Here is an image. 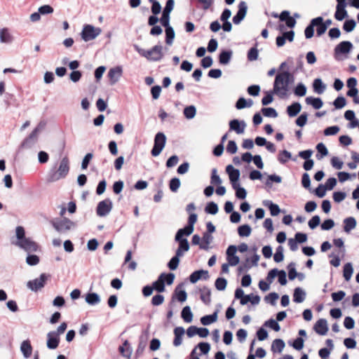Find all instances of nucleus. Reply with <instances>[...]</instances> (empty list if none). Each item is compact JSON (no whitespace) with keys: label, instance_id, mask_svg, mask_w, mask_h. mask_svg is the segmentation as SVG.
<instances>
[{"label":"nucleus","instance_id":"nucleus-1","mask_svg":"<svg viewBox=\"0 0 359 359\" xmlns=\"http://www.w3.org/2000/svg\"><path fill=\"white\" fill-rule=\"evenodd\" d=\"M69 172V161L67 156H65L60 161L59 167L56 165L49 170L46 180L48 182H55L64 179Z\"/></svg>","mask_w":359,"mask_h":359},{"label":"nucleus","instance_id":"nucleus-2","mask_svg":"<svg viewBox=\"0 0 359 359\" xmlns=\"http://www.w3.org/2000/svg\"><path fill=\"white\" fill-rule=\"evenodd\" d=\"M287 71L278 72L275 77L273 87V93L280 98H285L288 95L290 90Z\"/></svg>","mask_w":359,"mask_h":359},{"label":"nucleus","instance_id":"nucleus-3","mask_svg":"<svg viewBox=\"0 0 359 359\" xmlns=\"http://www.w3.org/2000/svg\"><path fill=\"white\" fill-rule=\"evenodd\" d=\"M198 215L196 213H191L188 218V224L184 228L181 229V256L183 252L189 249V243L187 238H182L183 236H188L191 235L194 230V224L197 222Z\"/></svg>","mask_w":359,"mask_h":359},{"label":"nucleus","instance_id":"nucleus-4","mask_svg":"<svg viewBox=\"0 0 359 359\" xmlns=\"http://www.w3.org/2000/svg\"><path fill=\"white\" fill-rule=\"evenodd\" d=\"M133 47L141 56L146 57L150 61H159L163 56L161 45H156L149 50L143 49L137 44H135Z\"/></svg>","mask_w":359,"mask_h":359},{"label":"nucleus","instance_id":"nucleus-5","mask_svg":"<svg viewBox=\"0 0 359 359\" xmlns=\"http://www.w3.org/2000/svg\"><path fill=\"white\" fill-rule=\"evenodd\" d=\"M175 278V276L172 273H162L158 278L153 282L151 286L154 287V290H156L158 293L163 292L165 291V285H172Z\"/></svg>","mask_w":359,"mask_h":359},{"label":"nucleus","instance_id":"nucleus-6","mask_svg":"<svg viewBox=\"0 0 359 359\" xmlns=\"http://www.w3.org/2000/svg\"><path fill=\"white\" fill-rule=\"evenodd\" d=\"M175 302H180V284L175 286L172 299L168 306L166 320L164 322L165 328H170L175 325L174 322L172 320V317L173 316V308L175 306Z\"/></svg>","mask_w":359,"mask_h":359},{"label":"nucleus","instance_id":"nucleus-7","mask_svg":"<svg viewBox=\"0 0 359 359\" xmlns=\"http://www.w3.org/2000/svg\"><path fill=\"white\" fill-rule=\"evenodd\" d=\"M353 48V43L349 41H343L338 43L334 49V57L337 61L347 58L346 55L349 54Z\"/></svg>","mask_w":359,"mask_h":359},{"label":"nucleus","instance_id":"nucleus-8","mask_svg":"<svg viewBox=\"0 0 359 359\" xmlns=\"http://www.w3.org/2000/svg\"><path fill=\"white\" fill-rule=\"evenodd\" d=\"M101 32V28L95 27L93 25L86 24L83 26V29L80 34L82 40L87 42L95 39L100 34Z\"/></svg>","mask_w":359,"mask_h":359},{"label":"nucleus","instance_id":"nucleus-9","mask_svg":"<svg viewBox=\"0 0 359 359\" xmlns=\"http://www.w3.org/2000/svg\"><path fill=\"white\" fill-rule=\"evenodd\" d=\"M50 277V274L43 273L40 275L39 278L29 280L27 283V287L32 292H37L44 287Z\"/></svg>","mask_w":359,"mask_h":359},{"label":"nucleus","instance_id":"nucleus-10","mask_svg":"<svg viewBox=\"0 0 359 359\" xmlns=\"http://www.w3.org/2000/svg\"><path fill=\"white\" fill-rule=\"evenodd\" d=\"M166 142V137L162 132H158L154 137V146L151 151L152 156H158L163 149Z\"/></svg>","mask_w":359,"mask_h":359},{"label":"nucleus","instance_id":"nucleus-11","mask_svg":"<svg viewBox=\"0 0 359 359\" xmlns=\"http://www.w3.org/2000/svg\"><path fill=\"white\" fill-rule=\"evenodd\" d=\"M41 122L36 127L19 146V150L22 149H30L34 146L37 140V135L41 128L43 127Z\"/></svg>","mask_w":359,"mask_h":359},{"label":"nucleus","instance_id":"nucleus-12","mask_svg":"<svg viewBox=\"0 0 359 359\" xmlns=\"http://www.w3.org/2000/svg\"><path fill=\"white\" fill-rule=\"evenodd\" d=\"M51 224L53 228L60 233L67 231L76 226V224L74 222L67 217L52 221Z\"/></svg>","mask_w":359,"mask_h":359},{"label":"nucleus","instance_id":"nucleus-13","mask_svg":"<svg viewBox=\"0 0 359 359\" xmlns=\"http://www.w3.org/2000/svg\"><path fill=\"white\" fill-rule=\"evenodd\" d=\"M149 336L148 329L142 331L141 335L139 337V341L137 348L135 352L134 358L138 359L141 357L144 353V351L147 345V340Z\"/></svg>","mask_w":359,"mask_h":359},{"label":"nucleus","instance_id":"nucleus-14","mask_svg":"<svg viewBox=\"0 0 359 359\" xmlns=\"http://www.w3.org/2000/svg\"><path fill=\"white\" fill-rule=\"evenodd\" d=\"M113 204L110 198H106L98 203L96 213L99 217L107 216L111 210Z\"/></svg>","mask_w":359,"mask_h":359},{"label":"nucleus","instance_id":"nucleus-15","mask_svg":"<svg viewBox=\"0 0 359 359\" xmlns=\"http://www.w3.org/2000/svg\"><path fill=\"white\" fill-rule=\"evenodd\" d=\"M175 6L174 0H167L165 6L163 8L162 15L160 18V22L162 26L170 25V14L173 10Z\"/></svg>","mask_w":359,"mask_h":359},{"label":"nucleus","instance_id":"nucleus-16","mask_svg":"<svg viewBox=\"0 0 359 359\" xmlns=\"http://www.w3.org/2000/svg\"><path fill=\"white\" fill-rule=\"evenodd\" d=\"M15 245L28 253L37 252L39 249V245L30 238H27L22 241L16 242Z\"/></svg>","mask_w":359,"mask_h":359},{"label":"nucleus","instance_id":"nucleus-17","mask_svg":"<svg viewBox=\"0 0 359 359\" xmlns=\"http://www.w3.org/2000/svg\"><path fill=\"white\" fill-rule=\"evenodd\" d=\"M175 241L178 243L179 245L175 250V255L172 257L168 263V267L171 271L175 270L180 263V229H178L175 236Z\"/></svg>","mask_w":359,"mask_h":359},{"label":"nucleus","instance_id":"nucleus-18","mask_svg":"<svg viewBox=\"0 0 359 359\" xmlns=\"http://www.w3.org/2000/svg\"><path fill=\"white\" fill-rule=\"evenodd\" d=\"M259 255L255 254L251 259L246 258L245 261L240 264L238 267V273H241L245 271H248L253 266H257L258 261L259 259Z\"/></svg>","mask_w":359,"mask_h":359},{"label":"nucleus","instance_id":"nucleus-19","mask_svg":"<svg viewBox=\"0 0 359 359\" xmlns=\"http://www.w3.org/2000/svg\"><path fill=\"white\" fill-rule=\"evenodd\" d=\"M238 7V11L232 19L233 23L235 25H239L243 20L248 11V6L245 1H241Z\"/></svg>","mask_w":359,"mask_h":359},{"label":"nucleus","instance_id":"nucleus-20","mask_svg":"<svg viewBox=\"0 0 359 359\" xmlns=\"http://www.w3.org/2000/svg\"><path fill=\"white\" fill-rule=\"evenodd\" d=\"M123 74V68L121 66H116L111 68L107 74V76L109 79V84L111 86L116 83Z\"/></svg>","mask_w":359,"mask_h":359},{"label":"nucleus","instance_id":"nucleus-21","mask_svg":"<svg viewBox=\"0 0 359 359\" xmlns=\"http://www.w3.org/2000/svg\"><path fill=\"white\" fill-rule=\"evenodd\" d=\"M60 341V339L58 333L51 331L47 334L46 346L48 348L51 350L57 348L59 346Z\"/></svg>","mask_w":359,"mask_h":359},{"label":"nucleus","instance_id":"nucleus-22","mask_svg":"<svg viewBox=\"0 0 359 359\" xmlns=\"http://www.w3.org/2000/svg\"><path fill=\"white\" fill-rule=\"evenodd\" d=\"M245 128L246 123L243 120L233 119L229 121V130L235 131L237 134H243Z\"/></svg>","mask_w":359,"mask_h":359},{"label":"nucleus","instance_id":"nucleus-23","mask_svg":"<svg viewBox=\"0 0 359 359\" xmlns=\"http://www.w3.org/2000/svg\"><path fill=\"white\" fill-rule=\"evenodd\" d=\"M315 332L320 335H325L328 331L327 323L326 319L320 318L314 325Z\"/></svg>","mask_w":359,"mask_h":359},{"label":"nucleus","instance_id":"nucleus-24","mask_svg":"<svg viewBox=\"0 0 359 359\" xmlns=\"http://www.w3.org/2000/svg\"><path fill=\"white\" fill-rule=\"evenodd\" d=\"M233 51L231 50H222L219 54V62L222 65H228L232 57Z\"/></svg>","mask_w":359,"mask_h":359},{"label":"nucleus","instance_id":"nucleus-25","mask_svg":"<svg viewBox=\"0 0 359 359\" xmlns=\"http://www.w3.org/2000/svg\"><path fill=\"white\" fill-rule=\"evenodd\" d=\"M203 273L206 274V277H203V280H208L210 278L208 271L201 269L194 271L189 276V280L191 283H196L198 280L202 279Z\"/></svg>","mask_w":359,"mask_h":359},{"label":"nucleus","instance_id":"nucleus-26","mask_svg":"<svg viewBox=\"0 0 359 359\" xmlns=\"http://www.w3.org/2000/svg\"><path fill=\"white\" fill-rule=\"evenodd\" d=\"M226 172L229 175L230 182L239 181L241 172L238 169L235 168L232 165H228Z\"/></svg>","mask_w":359,"mask_h":359},{"label":"nucleus","instance_id":"nucleus-27","mask_svg":"<svg viewBox=\"0 0 359 359\" xmlns=\"http://www.w3.org/2000/svg\"><path fill=\"white\" fill-rule=\"evenodd\" d=\"M119 353L122 356L130 359L133 353V348L128 340H125L118 348Z\"/></svg>","mask_w":359,"mask_h":359},{"label":"nucleus","instance_id":"nucleus-28","mask_svg":"<svg viewBox=\"0 0 359 359\" xmlns=\"http://www.w3.org/2000/svg\"><path fill=\"white\" fill-rule=\"evenodd\" d=\"M85 301L88 304L94 306L100 302L101 298L97 293L89 292L85 296Z\"/></svg>","mask_w":359,"mask_h":359},{"label":"nucleus","instance_id":"nucleus-29","mask_svg":"<svg viewBox=\"0 0 359 359\" xmlns=\"http://www.w3.org/2000/svg\"><path fill=\"white\" fill-rule=\"evenodd\" d=\"M20 351L25 358L31 356L32 353V346L29 339L25 340L20 345Z\"/></svg>","mask_w":359,"mask_h":359},{"label":"nucleus","instance_id":"nucleus-30","mask_svg":"<svg viewBox=\"0 0 359 359\" xmlns=\"http://www.w3.org/2000/svg\"><path fill=\"white\" fill-rule=\"evenodd\" d=\"M213 241L212 234L203 233L201 238V243L200 244V249L208 250L210 249V244Z\"/></svg>","mask_w":359,"mask_h":359},{"label":"nucleus","instance_id":"nucleus-31","mask_svg":"<svg viewBox=\"0 0 359 359\" xmlns=\"http://www.w3.org/2000/svg\"><path fill=\"white\" fill-rule=\"evenodd\" d=\"M302 110V105L299 102H295L287 107V113L289 116H296Z\"/></svg>","mask_w":359,"mask_h":359},{"label":"nucleus","instance_id":"nucleus-32","mask_svg":"<svg viewBox=\"0 0 359 359\" xmlns=\"http://www.w3.org/2000/svg\"><path fill=\"white\" fill-rule=\"evenodd\" d=\"M13 41V36L10 34L8 28L0 29V41L4 43H11Z\"/></svg>","mask_w":359,"mask_h":359},{"label":"nucleus","instance_id":"nucleus-33","mask_svg":"<svg viewBox=\"0 0 359 359\" xmlns=\"http://www.w3.org/2000/svg\"><path fill=\"white\" fill-rule=\"evenodd\" d=\"M201 299L205 304L209 305L211 302V290L206 286L200 290Z\"/></svg>","mask_w":359,"mask_h":359},{"label":"nucleus","instance_id":"nucleus-34","mask_svg":"<svg viewBox=\"0 0 359 359\" xmlns=\"http://www.w3.org/2000/svg\"><path fill=\"white\" fill-rule=\"evenodd\" d=\"M306 298V292L301 287H296L294 290L293 301L296 303H302Z\"/></svg>","mask_w":359,"mask_h":359},{"label":"nucleus","instance_id":"nucleus-35","mask_svg":"<svg viewBox=\"0 0 359 359\" xmlns=\"http://www.w3.org/2000/svg\"><path fill=\"white\" fill-rule=\"evenodd\" d=\"M305 101L307 104L311 105L315 109H319L323 105V102L320 97H307Z\"/></svg>","mask_w":359,"mask_h":359},{"label":"nucleus","instance_id":"nucleus-36","mask_svg":"<svg viewBox=\"0 0 359 359\" xmlns=\"http://www.w3.org/2000/svg\"><path fill=\"white\" fill-rule=\"evenodd\" d=\"M218 311H215L211 315H206L201 318V323L203 325H209L217 320Z\"/></svg>","mask_w":359,"mask_h":359},{"label":"nucleus","instance_id":"nucleus-37","mask_svg":"<svg viewBox=\"0 0 359 359\" xmlns=\"http://www.w3.org/2000/svg\"><path fill=\"white\" fill-rule=\"evenodd\" d=\"M344 231L348 233L355 228L357 222L353 217H349L344 219Z\"/></svg>","mask_w":359,"mask_h":359},{"label":"nucleus","instance_id":"nucleus-38","mask_svg":"<svg viewBox=\"0 0 359 359\" xmlns=\"http://www.w3.org/2000/svg\"><path fill=\"white\" fill-rule=\"evenodd\" d=\"M181 318L185 323H190L193 320V313L189 306H184L181 311Z\"/></svg>","mask_w":359,"mask_h":359},{"label":"nucleus","instance_id":"nucleus-39","mask_svg":"<svg viewBox=\"0 0 359 359\" xmlns=\"http://www.w3.org/2000/svg\"><path fill=\"white\" fill-rule=\"evenodd\" d=\"M263 205L269 208L270 213L272 216H276L280 212L279 206L277 204L273 203L271 201H264Z\"/></svg>","mask_w":359,"mask_h":359},{"label":"nucleus","instance_id":"nucleus-40","mask_svg":"<svg viewBox=\"0 0 359 359\" xmlns=\"http://www.w3.org/2000/svg\"><path fill=\"white\" fill-rule=\"evenodd\" d=\"M197 4V7L204 11L210 9L215 3V0H191Z\"/></svg>","mask_w":359,"mask_h":359},{"label":"nucleus","instance_id":"nucleus-41","mask_svg":"<svg viewBox=\"0 0 359 359\" xmlns=\"http://www.w3.org/2000/svg\"><path fill=\"white\" fill-rule=\"evenodd\" d=\"M346 6H336V11L334 13V18L338 21L343 20L348 16L347 11L346 10Z\"/></svg>","mask_w":359,"mask_h":359},{"label":"nucleus","instance_id":"nucleus-42","mask_svg":"<svg viewBox=\"0 0 359 359\" xmlns=\"http://www.w3.org/2000/svg\"><path fill=\"white\" fill-rule=\"evenodd\" d=\"M163 27L165 32V43L168 45H171L175 38L174 29L170 25Z\"/></svg>","mask_w":359,"mask_h":359},{"label":"nucleus","instance_id":"nucleus-43","mask_svg":"<svg viewBox=\"0 0 359 359\" xmlns=\"http://www.w3.org/2000/svg\"><path fill=\"white\" fill-rule=\"evenodd\" d=\"M285 344L284 341L281 339H276L273 341L271 344V351L273 353L282 352L283 349L285 348Z\"/></svg>","mask_w":359,"mask_h":359},{"label":"nucleus","instance_id":"nucleus-44","mask_svg":"<svg viewBox=\"0 0 359 359\" xmlns=\"http://www.w3.org/2000/svg\"><path fill=\"white\" fill-rule=\"evenodd\" d=\"M313 88L316 93L322 94L324 93L326 86L323 83L321 79L318 78L313 81Z\"/></svg>","mask_w":359,"mask_h":359},{"label":"nucleus","instance_id":"nucleus-45","mask_svg":"<svg viewBox=\"0 0 359 359\" xmlns=\"http://www.w3.org/2000/svg\"><path fill=\"white\" fill-rule=\"evenodd\" d=\"M318 21H319L318 20ZM316 20H311L310 24L306 27L304 30L305 37L306 39H311L314 35V27L317 25Z\"/></svg>","mask_w":359,"mask_h":359},{"label":"nucleus","instance_id":"nucleus-46","mask_svg":"<svg viewBox=\"0 0 359 359\" xmlns=\"http://www.w3.org/2000/svg\"><path fill=\"white\" fill-rule=\"evenodd\" d=\"M292 158V154L290 151L287 150H282L279 152L278 155V161L281 164L286 163L289 159Z\"/></svg>","mask_w":359,"mask_h":359},{"label":"nucleus","instance_id":"nucleus-47","mask_svg":"<svg viewBox=\"0 0 359 359\" xmlns=\"http://www.w3.org/2000/svg\"><path fill=\"white\" fill-rule=\"evenodd\" d=\"M313 20H320L316 22L317 25H316L315 27H316L317 35L321 36L327 30L325 25H323V18L322 17H317L316 18H313Z\"/></svg>","mask_w":359,"mask_h":359},{"label":"nucleus","instance_id":"nucleus-48","mask_svg":"<svg viewBox=\"0 0 359 359\" xmlns=\"http://www.w3.org/2000/svg\"><path fill=\"white\" fill-rule=\"evenodd\" d=\"M218 210L217 204L213 201L208 202L205 207V212L207 214L216 215Z\"/></svg>","mask_w":359,"mask_h":359},{"label":"nucleus","instance_id":"nucleus-49","mask_svg":"<svg viewBox=\"0 0 359 359\" xmlns=\"http://www.w3.org/2000/svg\"><path fill=\"white\" fill-rule=\"evenodd\" d=\"M353 273V268L351 264V263L348 262L346 263L344 266V270H343V276L344 279L348 281L351 279L352 274Z\"/></svg>","mask_w":359,"mask_h":359},{"label":"nucleus","instance_id":"nucleus-50","mask_svg":"<svg viewBox=\"0 0 359 359\" xmlns=\"http://www.w3.org/2000/svg\"><path fill=\"white\" fill-rule=\"evenodd\" d=\"M252 229L248 224H243L238 228V233L241 237H248L250 235Z\"/></svg>","mask_w":359,"mask_h":359},{"label":"nucleus","instance_id":"nucleus-51","mask_svg":"<svg viewBox=\"0 0 359 359\" xmlns=\"http://www.w3.org/2000/svg\"><path fill=\"white\" fill-rule=\"evenodd\" d=\"M294 94L298 97H303L306 93V87L303 83H298L294 88Z\"/></svg>","mask_w":359,"mask_h":359},{"label":"nucleus","instance_id":"nucleus-52","mask_svg":"<svg viewBox=\"0 0 359 359\" xmlns=\"http://www.w3.org/2000/svg\"><path fill=\"white\" fill-rule=\"evenodd\" d=\"M316 149L318 151V154H316V157L318 159L323 158L328 154V150L325 145L320 142L318 143L316 146Z\"/></svg>","mask_w":359,"mask_h":359},{"label":"nucleus","instance_id":"nucleus-53","mask_svg":"<svg viewBox=\"0 0 359 359\" xmlns=\"http://www.w3.org/2000/svg\"><path fill=\"white\" fill-rule=\"evenodd\" d=\"M196 109L195 106L190 105L184 109V115L187 119H191L196 116Z\"/></svg>","mask_w":359,"mask_h":359},{"label":"nucleus","instance_id":"nucleus-54","mask_svg":"<svg viewBox=\"0 0 359 359\" xmlns=\"http://www.w3.org/2000/svg\"><path fill=\"white\" fill-rule=\"evenodd\" d=\"M227 280L224 278H217L215 280V285L217 290L223 291L226 289Z\"/></svg>","mask_w":359,"mask_h":359},{"label":"nucleus","instance_id":"nucleus-55","mask_svg":"<svg viewBox=\"0 0 359 359\" xmlns=\"http://www.w3.org/2000/svg\"><path fill=\"white\" fill-rule=\"evenodd\" d=\"M295 266H296V264L294 262H290L287 265L288 278L291 280L296 278L297 276H298V273L296 271Z\"/></svg>","mask_w":359,"mask_h":359},{"label":"nucleus","instance_id":"nucleus-56","mask_svg":"<svg viewBox=\"0 0 359 359\" xmlns=\"http://www.w3.org/2000/svg\"><path fill=\"white\" fill-rule=\"evenodd\" d=\"M283 247L282 245H279L277 247L276 250V252L273 255V259L276 262L278 263L283 260L284 255H283Z\"/></svg>","mask_w":359,"mask_h":359},{"label":"nucleus","instance_id":"nucleus-57","mask_svg":"<svg viewBox=\"0 0 359 359\" xmlns=\"http://www.w3.org/2000/svg\"><path fill=\"white\" fill-rule=\"evenodd\" d=\"M40 262V258L38 255L34 254H28L26 258V262L29 266H36Z\"/></svg>","mask_w":359,"mask_h":359},{"label":"nucleus","instance_id":"nucleus-58","mask_svg":"<svg viewBox=\"0 0 359 359\" xmlns=\"http://www.w3.org/2000/svg\"><path fill=\"white\" fill-rule=\"evenodd\" d=\"M278 294L275 292H273L269 293L264 297V301L266 303L271 304L272 306H275L276 304V300L278 299Z\"/></svg>","mask_w":359,"mask_h":359},{"label":"nucleus","instance_id":"nucleus-59","mask_svg":"<svg viewBox=\"0 0 359 359\" xmlns=\"http://www.w3.org/2000/svg\"><path fill=\"white\" fill-rule=\"evenodd\" d=\"M263 115L266 117L276 118L278 113L276 110L272 107H264L262 109Z\"/></svg>","mask_w":359,"mask_h":359},{"label":"nucleus","instance_id":"nucleus-60","mask_svg":"<svg viewBox=\"0 0 359 359\" xmlns=\"http://www.w3.org/2000/svg\"><path fill=\"white\" fill-rule=\"evenodd\" d=\"M356 25V22L353 19L346 20L343 25V29L346 32H352Z\"/></svg>","mask_w":359,"mask_h":359},{"label":"nucleus","instance_id":"nucleus-61","mask_svg":"<svg viewBox=\"0 0 359 359\" xmlns=\"http://www.w3.org/2000/svg\"><path fill=\"white\" fill-rule=\"evenodd\" d=\"M264 325L271 328L272 330H273L276 332H278L280 330V327L278 321L273 318H271V319L266 320L264 323Z\"/></svg>","mask_w":359,"mask_h":359},{"label":"nucleus","instance_id":"nucleus-62","mask_svg":"<svg viewBox=\"0 0 359 359\" xmlns=\"http://www.w3.org/2000/svg\"><path fill=\"white\" fill-rule=\"evenodd\" d=\"M169 188L171 191L177 192L180 188V178L175 177L169 182Z\"/></svg>","mask_w":359,"mask_h":359},{"label":"nucleus","instance_id":"nucleus-63","mask_svg":"<svg viewBox=\"0 0 359 359\" xmlns=\"http://www.w3.org/2000/svg\"><path fill=\"white\" fill-rule=\"evenodd\" d=\"M105 70H106L105 66H99L98 67H97L95 69L94 76H95V81L97 83L100 82Z\"/></svg>","mask_w":359,"mask_h":359},{"label":"nucleus","instance_id":"nucleus-64","mask_svg":"<svg viewBox=\"0 0 359 359\" xmlns=\"http://www.w3.org/2000/svg\"><path fill=\"white\" fill-rule=\"evenodd\" d=\"M15 234L16 238L18 239L17 242L22 241H24V239L27 238V237L25 236V231L23 226H17L15 229Z\"/></svg>","mask_w":359,"mask_h":359}]
</instances>
